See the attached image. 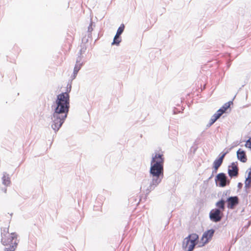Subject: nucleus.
<instances>
[{
    "instance_id": "1",
    "label": "nucleus",
    "mask_w": 251,
    "mask_h": 251,
    "mask_svg": "<svg viewBox=\"0 0 251 251\" xmlns=\"http://www.w3.org/2000/svg\"><path fill=\"white\" fill-rule=\"evenodd\" d=\"M71 88V84H68L66 92L58 95L51 106V127L55 133L59 130L67 117L70 108L69 93Z\"/></svg>"
},
{
    "instance_id": "2",
    "label": "nucleus",
    "mask_w": 251,
    "mask_h": 251,
    "mask_svg": "<svg viewBox=\"0 0 251 251\" xmlns=\"http://www.w3.org/2000/svg\"><path fill=\"white\" fill-rule=\"evenodd\" d=\"M164 162L163 154L155 153L152 155L150 169L151 179L146 190L147 194L153 190L161 183L164 176Z\"/></svg>"
},
{
    "instance_id": "3",
    "label": "nucleus",
    "mask_w": 251,
    "mask_h": 251,
    "mask_svg": "<svg viewBox=\"0 0 251 251\" xmlns=\"http://www.w3.org/2000/svg\"><path fill=\"white\" fill-rule=\"evenodd\" d=\"M1 243L5 246H8L4 249L5 251H14L17 248L19 240L18 235L15 232L9 233L8 228H4L1 230Z\"/></svg>"
},
{
    "instance_id": "4",
    "label": "nucleus",
    "mask_w": 251,
    "mask_h": 251,
    "mask_svg": "<svg viewBox=\"0 0 251 251\" xmlns=\"http://www.w3.org/2000/svg\"><path fill=\"white\" fill-rule=\"evenodd\" d=\"M223 212L219 209H213L209 213L210 219L214 222H220L223 217Z\"/></svg>"
},
{
    "instance_id": "5",
    "label": "nucleus",
    "mask_w": 251,
    "mask_h": 251,
    "mask_svg": "<svg viewBox=\"0 0 251 251\" xmlns=\"http://www.w3.org/2000/svg\"><path fill=\"white\" fill-rule=\"evenodd\" d=\"M215 181L217 183V181H219L218 185L222 187H225L230 183V180L228 179L226 174L223 173L219 174L216 176Z\"/></svg>"
},
{
    "instance_id": "6",
    "label": "nucleus",
    "mask_w": 251,
    "mask_h": 251,
    "mask_svg": "<svg viewBox=\"0 0 251 251\" xmlns=\"http://www.w3.org/2000/svg\"><path fill=\"white\" fill-rule=\"evenodd\" d=\"M227 207L233 209L239 204V200L237 196H231L226 200Z\"/></svg>"
},
{
    "instance_id": "7",
    "label": "nucleus",
    "mask_w": 251,
    "mask_h": 251,
    "mask_svg": "<svg viewBox=\"0 0 251 251\" xmlns=\"http://www.w3.org/2000/svg\"><path fill=\"white\" fill-rule=\"evenodd\" d=\"M125 29V25L124 24H122L118 28L117 33L114 38L113 41L112 45H119L122 41L121 38V35Z\"/></svg>"
},
{
    "instance_id": "8",
    "label": "nucleus",
    "mask_w": 251,
    "mask_h": 251,
    "mask_svg": "<svg viewBox=\"0 0 251 251\" xmlns=\"http://www.w3.org/2000/svg\"><path fill=\"white\" fill-rule=\"evenodd\" d=\"M237 162H232L231 165L228 166V174L231 177H236L238 175V167L236 164Z\"/></svg>"
},
{
    "instance_id": "9",
    "label": "nucleus",
    "mask_w": 251,
    "mask_h": 251,
    "mask_svg": "<svg viewBox=\"0 0 251 251\" xmlns=\"http://www.w3.org/2000/svg\"><path fill=\"white\" fill-rule=\"evenodd\" d=\"M215 232V230L213 229L208 230L204 232L202 237V240L203 241L204 244H206L211 240L213 234Z\"/></svg>"
},
{
    "instance_id": "10",
    "label": "nucleus",
    "mask_w": 251,
    "mask_h": 251,
    "mask_svg": "<svg viewBox=\"0 0 251 251\" xmlns=\"http://www.w3.org/2000/svg\"><path fill=\"white\" fill-rule=\"evenodd\" d=\"M187 238L191 240V244H190L187 251H192L196 245V241L198 239V235L196 234H192L189 235Z\"/></svg>"
},
{
    "instance_id": "11",
    "label": "nucleus",
    "mask_w": 251,
    "mask_h": 251,
    "mask_svg": "<svg viewBox=\"0 0 251 251\" xmlns=\"http://www.w3.org/2000/svg\"><path fill=\"white\" fill-rule=\"evenodd\" d=\"M237 157L238 159L241 162L243 163L247 162V158L246 152L241 149H239L237 151Z\"/></svg>"
},
{
    "instance_id": "12",
    "label": "nucleus",
    "mask_w": 251,
    "mask_h": 251,
    "mask_svg": "<svg viewBox=\"0 0 251 251\" xmlns=\"http://www.w3.org/2000/svg\"><path fill=\"white\" fill-rule=\"evenodd\" d=\"M226 154V152L224 153L219 158L216 159L213 162V167L215 170H217L218 168L222 165L223 159Z\"/></svg>"
},
{
    "instance_id": "13",
    "label": "nucleus",
    "mask_w": 251,
    "mask_h": 251,
    "mask_svg": "<svg viewBox=\"0 0 251 251\" xmlns=\"http://www.w3.org/2000/svg\"><path fill=\"white\" fill-rule=\"evenodd\" d=\"M233 102L232 101H229L228 102L225 103L223 105V106L217 111V112L219 115H220V116H222V115L226 112V111L230 107V105Z\"/></svg>"
},
{
    "instance_id": "14",
    "label": "nucleus",
    "mask_w": 251,
    "mask_h": 251,
    "mask_svg": "<svg viewBox=\"0 0 251 251\" xmlns=\"http://www.w3.org/2000/svg\"><path fill=\"white\" fill-rule=\"evenodd\" d=\"M82 65V64L75 63L74 69L73 74L71 76V78L72 79H74L76 77L78 71L80 70Z\"/></svg>"
},
{
    "instance_id": "15",
    "label": "nucleus",
    "mask_w": 251,
    "mask_h": 251,
    "mask_svg": "<svg viewBox=\"0 0 251 251\" xmlns=\"http://www.w3.org/2000/svg\"><path fill=\"white\" fill-rule=\"evenodd\" d=\"M221 116L217 112L215 113L211 118L209 123L207 125V127L211 126Z\"/></svg>"
},
{
    "instance_id": "16",
    "label": "nucleus",
    "mask_w": 251,
    "mask_h": 251,
    "mask_svg": "<svg viewBox=\"0 0 251 251\" xmlns=\"http://www.w3.org/2000/svg\"><path fill=\"white\" fill-rule=\"evenodd\" d=\"M2 184L6 186H8L10 183V177L6 173H4L2 177Z\"/></svg>"
},
{
    "instance_id": "17",
    "label": "nucleus",
    "mask_w": 251,
    "mask_h": 251,
    "mask_svg": "<svg viewBox=\"0 0 251 251\" xmlns=\"http://www.w3.org/2000/svg\"><path fill=\"white\" fill-rule=\"evenodd\" d=\"M226 202L224 201V200H220L216 203V206L218 208L217 209H219L221 210L222 212L224 211L225 209V203Z\"/></svg>"
},
{
    "instance_id": "18",
    "label": "nucleus",
    "mask_w": 251,
    "mask_h": 251,
    "mask_svg": "<svg viewBox=\"0 0 251 251\" xmlns=\"http://www.w3.org/2000/svg\"><path fill=\"white\" fill-rule=\"evenodd\" d=\"M230 190H225V191H224L222 193V195L221 196V200H224V201L226 202V200L228 198L230 197Z\"/></svg>"
},
{
    "instance_id": "19",
    "label": "nucleus",
    "mask_w": 251,
    "mask_h": 251,
    "mask_svg": "<svg viewBox=\"0 0 251 251\" xmlns=\"http://www.w3.org/2000/svg\"><path fill=\"white\" fill-rule=\"evenodd\" d=\"M190 241L191 240H189L187 237L184 239L182 244V247L184 249L186 250L187 248L188 249L190 244H191V242Z\"/></svg>"
},
{
    "instance_id": "20",
    "label": "nucleus",
    "mask_w": 251,
    "mask_h": 251,
    "mask_svg": "<svg viewBox=\"0 0 251 251\" xmlns=\"http://www.w3.org/2000/svg\"><path fill=\"white\" fill-rule=\"evenodd\" d=\"M82 51H83V50H82V49H81L79 51L80 55L77 57L76 63L83 64V63L82 62V56H81V54H82Z\"/></svg>"
},
{
    "instance_id": "21",
    "label": "nucleus",
    "mask_w": 251,
    "mask_h": 251,
    "mask_svg": "<svg viewBox=\"0 0 251 251\" xmlns=\"http://www.w3.org/2000/svg\"><path fill=\"white\" fill-rule=\"evenodd\" d=\"M245 146L247 148L251 149V137L246 142Z\"/></svg>"
},
{
    "instance_id": "22",
    "label": "nucleus",
    "mask_w": 251,
    "mask_h": 251,
    "mask_svg": "<svg viewBox=\"0 0 251 251\" xmlns=\"http://www.w3.org/2000/svg\"><path fill=\"white\" fill-rule=\"evenodd\" d=\"M251 183L247 180H245V187L246 188H249L251 187Z\"/></svg>"
},
{
    "instance_id": "23",
    "label": "nucleus",
    "mask_w": 251,
    "mask_h": 251,
    "mask_svg": "<svg viewBox=\"0 0 251 251\" xmlns=\"http://www.w3.org/2000/svg\"><path fill=\"white\" fill-rule=\"evenodd\" d=\"M93 24V22L91 21L89 26L88 27V32L91 33L93 31V28L92 27Z\"/></svg>"
},
{
    "instance_id": "24",
    "label": "nucleus",
    "mask_w": 251,
    "mask_h": 251,
    "mask_svg": "<svg viewBox=\"0 0 251 251\" xmlns=\"http://www.w3.org/2000/svg\"><path fill=\"white\" fill-rule=\"evenodd\" d=\"M246 180L251 183V174H250L249 173L248 174V177L246 178Z\"/></svg>"
},
{
    "instance_id": "25",
    "label": "nucleus",
    "mask_w": 251,
    "mask_h": 251,
    "mask_svg": "<svg viewBox=\"0 0 251 251\" xmlns=\"http://www.w3.org/2000/svg\"><path fill=\"white\" fill-rule=\"evenodd\" d=\"M242 186H243V184L242 183H241V182L238 183V188L241 189L242 188Z\"/></svg>"
},
{
    "instance_id": "26",
    "label": "nucleus",
    "mask_w": 251,
    "mask_h": 251,
    "mask_svg": "<svg viewBox=\"0 0 251 251\" xmlns=\"http://www.w3.org/2000/svg\"><path fill=\"white\" fill-rule=\"evenodd\" d=\"M217 170H215V169L213 171V172H212V175L211 176L209 177V178H211L213 176V174H214V173H217Z\"/></svg>"
},
{
    "instance_id": "27",
    "label": "nucleus",
    "mask_w": 251,
    "mask_h": 251,
    "mask_svg": "<svg viewBox=\"0 0 251 251\" xmlns=\"http://www.w3.org/2000/svg\"><path fill=\"white\" fill-rule=\"evenodd\" d=\"M6 191H7L6 188H4V189H3V192H4L5 193H6Z\"/></svg>"
},
{
    "instance_id": "28",
    "label": "nucleus",
    "mask_w": 251,
    "mask_h": 251,
    "mask_svg": "<svg viewBox=\"0 0 251 251\" xmlns=\"http://www.w3.org/2000/svg\"><path fill=\"white\" fill-rule=\"evenodd\" d=\"M146 181V180H144V181H143V183H144V182H145Z\"/></svg>"
},
{
    "instance_id": "29",
    "label": "nucleus",
    "mask_w": 251,
    "mask_h": 251,
    "mask_svg": "<svg viewBox=\"0 0 251 251\" xmlns=\"http://www.w3.org/2000/svg\"><path fill=\"white\" fill-rule=\"evenodd\" d=\"M249 173H250V174H251V171H250V172H249Z\"/></svg>"
},
{
    "instance_id": "30",
    "label": "nucleus",
    "mask_w": 251,
    "mask_h": 251,
    "mask_svg": "<svg viewBox=\"0 0 251 251\" xmlns=\"http://www.w3.org/2000/svg\"><path fill=\"white\" fill-rule=\"evenodd\" d=\"M249 173H250V174H251V171H250V172H249Z\"/></svg>"
}]
</instances>
